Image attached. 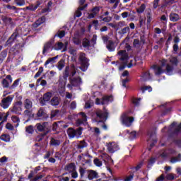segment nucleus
<instances>
[{
  "label": "nucleus",
  "instance_id": "f257e3e1",
  "mask_svg": "<svg viewBox=\"0 0 181 181\" xmlns=\"http://www.w3.org/2000/svg\"><path fill=\"white\" fill-rule=\"evenodd\" d=\"M117 56L122 63V65L119 67V70H124L128 66V60H129L128 52H127V50H120L117 52Z\"/></svg>",
  "mask_w": 181,
  "mask_h": 181
},
{
  "label": "nucleus",
  "instance_id": "f03ea898",
  "mask_svg": "<svg viewBox=\"0 0 181 181\" xmlns=\"http://www.w3.org/2000/svg\"><path fill=\"white\" fill-rule=\"evenodd\" d=\"M78 59L81 63L79 69H81L82 71H86L87 69H88V59H87L84 53L81 52Z\"/></svg>",
  "mask_w": 181,
  "mask_h": 181
},
{
  "label": "nucleus",
  "instance_id": "7ed1b4c3",
  "mask_svg": "<svg viewBox=\"0 0 181 181\" xmlns=\"http://www.w3.org/2000/svg\"><path fill=\"white\" fill-rule=\"evenodd\" d=\"M67 134L69 138H80L83 134V129L81 127H79L76 129L69 128L67 130Z\"/></svg>",
  "mask_w": 181,
  "mask_h": 181
},
{
  "label": "nucleus",
  "instance_id": "20e7f679",
  "mask_svg": "<svg viewBox=\"0 0 181 181\" xmlns=\"http://www.w3.org/2000/svg\"><path fill=\"white\" fill-rule=\"evenodd\" d=\"M69 83L67 85L68 88L70 90H73V87H78L81 84V78L78 76L75 77H69Z\"/></svg>",
  "mask_w": 181,
  "mask_h": 181
},
{
  "label": "nucleus",
  "instance_id": "39448f33",
  "mask_svg": "<svg viewBox=\"0 0 181 181\" xmlns=\"http://www.w3.org/2000/svg\"><path fill=\"white\" fill-rule=\"evenodd\" d=\"M160 63H161V66L153 65L152 66V68L154 70V73H155L156 76H160V74H162V73H163L164 71L162 67H163L164 66H166V63H168V60L162 59L160 61Z\"/></svg>",
  "mask_w": 181,
  "mask_h": 181
},
{
  "label": "nucleus",
  "instance_id": "423d86ee",
  "mask_svg": "<svg viewBox=\"0 0 181 181\" xmlns=\"http://www.w3.org/2000/svg\"><path fill=\"white\" fill-rule=\"evenodd\" d=\"M96 121L98 122H101V121H104V119H107L108 118V112H103L101 110H96Z\"/></svg>",
  "mask_w": 181,
  "mask_h": 181
},
{
  "label": "nucleus",
  "instance_id": "0eeeda50",
  "mask_svg": "<svg viewBox=\"0 0 181 181\" xmlns=\"http://www.w3.org/2000/svg\"><path fill=\"white\" fill-rule=\"evenodd\" d=\"M13 95H8V97L3 98L1 103V107H2V108L4 110L8 108L9 105H11V103H12V100H13Z\"/></svg>",
  "mask_w": 181,
  "mask_h": 181
},
{
  "label": "nucleus",
  "instance_id": "6e6552de",
  "mask_svg": "<svg viewBox=\"0 0 181 181\" xmlns=\"http://www.w3.org/2000/svg\"><path fill=\"white\" fill-rule=\"evenodd\" d=\"M110 101H112V95H105L103 97L102 100H100V98H96L95 104L97 105H100V104L104 105L105 104H108Z\"/></svg>",
  "mask_w": 181,
  "mask_h": 181
},
{
  "label": "nucleus",
  "instance_id": "1a4fd4ad",
  "mask_svg": "<svg viewBox=\"0 0 181 181\" xmlns=\"http://www.w3.org/2000/svg\"><path fill=\"white\" fill-rule=\"evenodd\" d=\"M13 79L11 75H7L5 78L1 81L3 88H9L10 84L12 83Z\"/></svg>",
  "mask_w": 181,
  "mask_h": 181
},
{
  "label": "nucleus",
  "instance_id": "9d476101",
  "mask_svg": "<svg viewBox=\"0 0 181 181\" xmlns=\"http://www.w3.org/2000/svg\"><path fill=\"white\" fill-rule=\"evenodd\" d=\"M64 71H68V77L69 76L74 77V76H76V73H77V68H76L74 64H72L71 66H66Z\"/></svg>",
  "mask_w": 181,
  "mask_h": 181
},
{
  "label": "nucleus",
  "instance_id": "9b49d317",
  "mask_svg": "<svg viewBox=\"0 0 181 181\" xmlns=\"http://www.w3.org/2000/svg\"><path fill=\"white\" fill-rule=\"evenodd\" d=\"M119 149V146L115 142H111L107 144V151L110 152V153H114V152H117Z\"/></svg>",
  "mask_w": 181,
  "mask_h": 181
},
{
  "label": "nucleus",
  "instance_id": "f8f14e48",
  "mask_svg": "<svg viewBox=\"0 0 181 181\" xmlns=\"http://www.w3.org/2000/svg\"><path fill=\"white\" fill-rule=\"evenodd\" d=\"M121 121H122V124L126 125V127H131V125L134 122V117H128L127 116H122L121 117Z\"/></svg>",
  "mask_w": 181,
  "mask_h": 181
},
{
  "label": "nucleus",
  "instance_id": "ddd939ff",
  "mask_svg": "<svg viewBox=\"0 0 181 181\" xmlns=\"http://www.w3.org/2000/svg\"><path fill=\"white\" fill-rule=\"evenodd\" d=\"M53 95V93L52 92H47L45 93L42 96V98H41V104L45 105V103H47V101H50V98H52V96Z\"/></svg>",
  "mask_w": 181,
  "mask_h": 181
},
{
  "label": "nucleus",
  "instance_id": "4468645a",
  "mask_svg": "<svg viewBox=\"0 0 181 181\" xmlns=\"http://www.w3.org/2000/svg\"><path fill=\"white\" fill-rule=\"evenodd\" d=\"M68 77H69V72L66 69V71H64L63 76L59 78V83L62 84V86H66V83H67Z\"/></svg>",
  "mask_w": 181,
  "mask_h": 181
},
{
  "label": "nucleus",
  "instance_id": "2eb2a0df",
  "mask_svg": "<svg viewBox=\"0 0 181 181\" xmlns=\"http://www.w3.org/2000/svg\"><path fill=\"white\" fill-rule=\"evenodd\" d=\"M37 129L42 132L43 131H47V122H43V123H37L36 124Z\"/></svg>",
  "mask_w": 181,
  "mask_h": 181
},
{
  "label": "nucleus",
  "instance_id": "dca6fc26",
  "mask_svg": "<svg viewBox=\"0 0 181 181\" xmlns=\"http://www.w3.org/2000/svg\"><path fill=\"white\" fill-rule=\"evenodd\" d=\"M100 12V9L97 7L94 8L90 13H88V19H93V18H95L97 16V13Z\"/></svg>",
  "mask_w": 181,
  "mask_h": 181
},
{
  "label": "nucleus",
  "instance_id": "f3484780",
  "mask_svg": "<svg viewBox=\"0 0 181 181\" xmlns=\"http://www.w3.org/2000/svg\"><path fill=\"white\" fill-rule=\"evenodd\" d=\"M98 177V173L95 170H90L88 172V179L93 180V179H97Z\"/></svg>",
  "mask_w": 181,
  "mask_h": 181
},
{
  "label": "nucleus",
  "instance_id": "a211bd4d",
  "mask_svg": "<svg viewBox=\"0 0 181 181\" xmlns=\"http://www.w3.org/2000/svg\"><path fill=\"white\" fill-rule=\"evenodd\" d=\"M23 105L25 110H31L32 107H33V103L30 99H25L23 102Z\"/></svg>",
  "mask_w": 181,
  "mask_h": 181
},
{
  "label": "nucleus",
  "instance_id": "6ab92c4d",
  "mask_svg": "<svg viewBox=\"0 0 181 181\" xmlns=\"http://www.w3.org/2000/svg\"><path fill=\"white\" fill-rule=\"evenodd\" d=\"M46 21V18L45 17H41L38 18L33 24V28H39L42 23H45Z\"/></svg>",
  "mask_w": 181,
  "mask_h": 181
},
{
  "label": "nucleus",
  "instance_id": "aec40b11",
  "mask_svg": "<svg viewBox=\"0 0 181 181\" xmlns=\"http://www.w3.org/2000/svg\"><path fill=\"white\" fill-rule=\"evenodd\" d=\"M180 16H179V14L176 13H171L170 14V21L171 22H177L179 21H180Z\"/></svg>",
  "mask_w": 181,
  "mask_h": 181
},
{
  "label": "nucleus",
  "instance_id": "412c9836",
  "mask_svg": "<svg viewBox=\"0 0 181 181\" xmlns=\"http://www.w3.org/2000/svg\"><path fill=\"white\" fill-rule=\"evenodd\" d=\"M106 47L109 52H114L115 50V45L112 40L107 42Z\"/></svg>",
  "mask_w": 181,
  "mask_h": 181
},
{
  "label": "nucleus",
  "instance_id": "4be33fe9",
  "mask_svg": "<svg viewBox=\"0 0 181 181\" xmlns=\"http://www.w3.org/2000/svg\"><path fill=\"white\" fill-rule=\"evenodd\" d=\"M54 42L53 41H49L48 42H47L45 45H44V49L42 50V54H45V53H46V51L48 50L49 49H50L52 47V46L53 45Z\"/></svg>",
  "mask_w": 181,
  "mask_h": 181
},
{
  "label": "nucleus",
  "instance_id": "5701e85b",
  "mask_svg": "<svg viewBox=\"0 0 181 181\" xmlns=\"http://www.w3.org/2000/svg\"><path fill=\"white\" fill-rule=\"evenodd\" d=\"M39 6H40V1H37L35 4L27 6L26 9H28L29 11H35L37 8H39Z\"/></svg>",
  "mask_w": 181,
  "mask_h": 181
},
{
  "label": "nucleus",
  "instance_id": "b1692460",
  "mask_svg": "<svg viewBox=\"0 0 181 181\" xmlns=\"http://www.w3.org/2000/svg\"><path fill=\"white\" fill-rule=\"evenodd\" d=\"M169 62L173 66H177V64H179V59H177L176 57H170Z\"/></svg>",
  "mask_w": 181,
  "mask_h": 181
},
{
  "label": "nucleus",
  "instance_id": "393cba45",
  "mask_svg": "<svg viewBox=\"0 0 181 181\" xmlns=\"http://www.w3.org/2000/svg\"><path fill=\"white\" fill-rule=\"evenodd\" d=\"M37 117H42V118H47L49 117L46 112H45V109L40 108L38 110V112L37 113Z\"/></svg>",
  "mask_w": 181,
  "mask_h": 181
},
{
  "label": "nucleus",
  "instance_id": "a878e982",
  "mask_svg": "<svg viewBox=\"0 0 181 181\" xmlns=\"http://www.w3.org/2000/svg\"><path fill=\"white\" fill-rule=\"evenodd\" d=\"M65 169L68 170V172L73 173L76 170V165H74V163H70L66 166Z\"/></svg>",
  "mask_w": 181,
  "mask_h": 181
},
{
  "label": "nucleus",
  "instance_id": "bb28decb",
  "mask_svg": "<svg viewBox=\"0 0 181 181\" xmlns=\"http://www.w3.org/2000/svg\"><path fill=\"white\" fill-rule=\"evenodd\" d=\"M50 103L52 105H59L60 99L57 96H54L51 99Z\"/></svg>",
  "mask_w": 181,
  "mask_h": 181
},
{
  "label": "nucleus",
  "instance_id": "cd10ccee",
  "mask_svg": "<svg viewBox=\"0 0 181 181\" xmlns=\"http://www.w3.org/2000/svg\"><path fill=\"white\" fill-rule=\"evenodd\" d=\"M165 71H166L167 74L170 76V74H172V73L173 71V66L170 65L169 64H167L165 66Z\"/></svg>",
  "mask_w": 181,
  "mask_h": 181
},
{
  "label": "nucleus",
  "instance_id": "c85d7f7f",
  "mask_svg": "<svg viewBox=\"0 0 181 181\" xmlns=\"http://www.w3.org/2000/svg\"><path fill=\"white\" fill-rule=\"evenodd\" d=\"M21 111H22V107L17 106L16 105H14L11 109V112H13L14 114H19Z\"/></svg>",
  "mask_w": 181,
  "mask_h": 181
},
{
  "label": "nucleus",
  "instance_id": "c756f323",
  "mask_svg": "<svg viewBox=\"0 0 181 181\" xmlns=\"http://www.w3.org/2000/svg\"><path fill=\"white\" fill-rule=\"evenodd\" d=\"M151 78V73L148 71H146L142 74V79L146 81V80H149Z\"/></svg>",
  "mask_w": 181,
  "mask_h": 181
},
{
  "label": "nucleus",
  "instance_id": "7c9ffc66",
  "mask_svg": "<svg viewBox=\"0 0 181 181\" xmlns=\"http://www.w3.org/2000/svg\"><path fill=\"white\" fill-rule=\"evenodd\" d=\"M146 18L147 23H151L152 22V10H151V8H149L147 12Z\"/></svg>",
  "mask_w": 181,
  "mask_h": 181
},
{
  "label": "nucleus",
  "instance_id": "2f4dec72",
  "mask_svg": "<svg viewBox=\"0 0 181 181\" xmlns=\"http://www.w3.org/2000/svg\"><path fill=\"white\" fill-rule=\"evenodd\" d=\"M0 139L4 142H9L11 141V136L8 134H2L0 136Z\"/></svg>",
  "mask_w": 181,
  "mask_h": 181
},
{
  "label": "nucleus",
  "instance_id": "473e14b6",
  "mask_svg": "<svg viewBox=\"0 0 181 181\" xmlns=\"http://www.w3.org/2000/svg\"><path fill=\"white\" fill-rule=\"evenodd\" d=\"M87 7V5H85L84 6L79 7V8L76 12V17L80 18L81 16V11H84V8Z\"/></svg>",
  "mask_w": 181,
  "mask_h": 181
},
{
  "label": "nucleus",
  "instance_id": "72a5a7b5",
  "mask_svg": "<svg viewBox=\"0 0 181 181\" xmlns=\"http://www.w3.org/2000/svg\"><path fill=\"white\" fill-rule=\"evenodd\" d=\"M78 149H83V148H87V143L85 141H81L77 145Z\"/></svg>",
  "mask_w": 181,
  "mask_h": 181
},
{
  "label": "nucleus",
  "instance_id": "f704fd0d",
  "mask_svg": "<svg viewBox=\"0 0 181 181\" xmlns=\"http://www.w3.org/2000/svg\"><path fill=\"white\" fill-rule=\"evenodd\" d=\"M146 8V6L145 4H142L139 8H136V12L137 13H144Z\"/></svg>",
  "mask_w": 181,
  "mask_h": 181
},
{
  "label": "nucleus",
  "instance_id": "c9c22d12",
  "mask_svg": "<svg viewBox=\"0 0 181 181\" xmlns=\"http://www.w3.org/2000/svg\"><path fill=\"white\" fill-rule=\"evenodd\" d=\"M50 145H52V146H59V145H60V141L57 139L52 138L50 141Z\"/></svg>",
  "mask_w": 181,
  "mask_h": 181
},
{
  "label": "nucleus",
  "instance_id": "e433bc0d",
  "mask_svg": "<svg viewBox=\"0 0 181 181\" xmlns=\"http://www.w3.org/2000/svg\"><path fill=\"white\" fill-rule=\"evenodd\" d=\"M11 119H12L13 122H14V124H16V125H15L16 127H19V122H21L19 117H18L16 116H13L11 117Z\"/></svg>",
  "mask_w": 181,
  "mask_h": 181
},
{
  "label": "nucleus",
  "instance_id": "4c0bfd02",
  "mask_svg": "<svg viewBox=\"0 0 181 181\" xmlns=\"http://www.w3.org/2000/svg\"><path fill=\"white\" fill-rule=\"evenodd\" d=\"M181 161V155L179 154L177 157H173L170 160L171 163H176V162Z\"/></svg>",
  "mask_w": 181,
  "mask_h": 181
},
{
  "label": "nucleus",
  "instance_id": "58836bf2",
  "mask_svg": "<svg viewBox=\"0 0 181 181\" xmlns=\"http://www.w3.org/2000/svg\"><path fill=\"white\" fill-rule=\"evenodd\" d=\"M64 47V44L63 42H57L54 45L55 50H62Z\"/></svg>",
  "mask_w": 181,
  "mask_h": 181
},
{
  "label": "nucleus",
  "instance_id": "ea45409f",
  "mask_svg": "<svg viewBox=\"0 0 181 181\" xmlns=\"http://www.w3.org/2000/svg\"><path fill=\"white\" fill-rule=\"evenodd\" d=\"M2 19H3V21L7 25H12V18L4 16L2 18Z\"/></svg>",
  "mask_w": 181,
  "mask_h": 181
},
{
  "label": "nucleus",
  "instance_id": "a19ab883",
  "mask_svg": "<svg viewBox=\"0 0 181 181\" xmlns=\"http://www.w3.org/2000/svg\"><path fill=\"white\" fill-rule=\"evenodd\" d=\"M64 67V60L60 59V61L57 64V68L59 70H63Z\"/></svg>",
  "mask_w": 181,
  "mask_h": 181
},
{
  "label": "nucleus",
  "instance_id": "79ce46f5",
  "mask_svg": "<svg viewBox=\"0 0 181 181\" xmlns=\"http://www.w3.org/2000/svg\"><path fill=\"white\" fill-rule=\"evenodd\" d=\"M58 56L52 57V58H49L45 63V66L47 67V64H49V63H52V62H54L56 59H57Z\"/></svg>",
  "mask_w": 181,
  "mask_h": 181
},
{
  "label": "nucleus",
  "instance_id": "37998d69",
  "mask_svg": "<svg viewBox=\"0 0 181 181\" xmlns=\"http://www.w3.org/2000/svg\"><path fill=\"white\" fill-rule=\"evenodd\" d=\"M21 81V79L16 80L10 86L11 90H13V88H16L17 86H19V82Z\"/></svg>",
  "mask_w": 181,
  "mask_h": 181
},
{
  "label": "nucleus",
  "instance_id": "c03bdc74",
  "mask_svg": "<svg viewBox=\"0 0 181 181\" xmlns=\"http://www.w3.org/2000/svg\"><path fill=\"white\" fill-rule=\"evenodd\" d=\"M94 164L95 165V166H103V162L101 160H100V159L98 158H95L93 160Z\"/></svg>",
  "mask_w": 181,
  "mask_h": 181
},
{
  "label": "nucleus",
  "instance_id": "a18cd8bd",
  "mask_svg": "<svg viewBox=\"0 0 181 181\" xmlns=\"http://www.w3.org/2000/svg\"><path fill=\"white\" fill-rule=\"evenodd\" d=\"M33 126H28L27 127H25V132H27V134H33Z\"/></svg>",
  "mask_w": 181,
  "mask_h": 181
},
{
  "label": "nucleus",
  "instance_id": "49530a36",
  "mask_svg": "<svg viewBox=\"0 0 181 181\" xmlns=\"http://www.w3.org/2000/svg\"><path fill=\"white\" fill-rule=\"evenodd\" d=\"M167 180H175V174L169 173L165 176Z\"/></svg>",
  "mask_w": 181,
  "mask_h": 181
},
{
  "label": "nucleus",
  "instance_id": "de8ad7c7",
  "mask_svg": "<svg viewBox=\"0 0 181 181\" xmlns=\"http://www.w3.org/2000/svg\"><path fill=\"white\" fill-rule=\"evenodd\" d=\"M18 6H23L25 5V0H14Z\"/></svg>",
  "mask_w": 181,
  "mask_h": 181
},
{
  "label": "nucleus",
  "instance_id": "09e8293b",
  "mask_svg": "<svg viewBox=\"0 0 181 181\" xmlns=\"http://www.w3.org/2000/svg\"><path fill=\"white\" fill-rule=\"evenodd\" d=\"M166 6L173 5L176 1L175 0H164Z\"/></svg>",
  "mask_w": 181,
  "mask_h": 181
},
{
  "label": "nucleus",
  "instance_id": "8fccbe9b",
  "mask_svg": "<svg viewBox=\"0 0 181 181\" xmlns=\"http://www.w3.org/2000/svg\"><path fill=\"white\" fill-rule=\"evenodd\" d=\"M79 115L82 117V121L81 122H86L87 121V115H86V113L81 112Z\"/></svg>",
  "mask_w": 181,
  "mask_h": 181
},
{
  "label": "nucleus",
  "instance_id": "3c124183",
  "mask_svg": "<svg viewBox=\"0 0 181 181\" xmlns=\"http://www.w3.org/2000/svg\"><path fill=\"white\" fill-rule=\"evenodd\" d=\"M6 128L9 131H13V129H15V127H13V125H12L11 123H7L6 124Z\"/></svg>",
  "mask_w": 181,
  "mask_h": 181
},
{
  "label": "nucleus",
  "instance_id": "603ef678",
  "mask_svg": "<svg viewBox=\"0 0 181 181\" xmlns=\"http://www.w3.org/2000/svg\"><path fill=\"white\" fill-rule=\"evenodd\" d=\"M146 90H148V91L149 93H151V91H152V87L151 86H144L141 88V90L143 93H145V91H146Z\"/></svg>",
  "mask_w": 181,
  "mask_h": 181
},
{
  "label": "nucleus",
  "instance_id": "864d4df0",
  "mask_svg": "<svg viewBox=\"0 0 181 181\" xmlns=\"http://www.w3.org/2000/svg\"><path fill=\"white\" fill-rule=\"evenodd\" d=\"M6 57V54L5 52H1L0 54V65L2 64V62H4V59Z\"/></svg>",
  "mask_w": 181,
  "mask_h": 181
},
{
  "label": "nucleus",
  "instance_id": "5fc2aeb1",
  "mask_svg": "<svg viewBox=\"0 0 181 181\" xmlns=\"http://www.w3.org/2000/svg\"><path fill=\"white\" fill-rule=\"evenodd\" d=\"M24 115H26L27 117H30V115H32V110H30V109H26L24 111Z\"/></svg>",
  "mask_w": 181,
  "mask_h": 181
},
{
  "label": "nucleus",
  "instance_id": "6e6d98bb",
  "mask_svg": "<svg viewBox=\"0 0 181 181\" xmlns=\"http://www.w3.org/2000/svg\"><path fill=\"white\" fill-rule=\"evenodd\" d=\"M57 114H59V110H52L51 112V118H54V117H57Z\"/></svg>",
  "mask_w": 181,
  "mask_h": 181
},
{
  "label": "nucleus",
  "instance_id": "4d7b16f0",
  "mask_svg": "<svg viewBox=\"0 0 181 181\" xmlns=\"http://www.w3.org/2000/svg\"><path fill=\"white\" fill-rule=\"evenodd\" d=\"M83 47H88L90 46V41L88 40H84L83 42Z\"/></svg>",
  "mask_w": 181,
  "mask_h": 181
},
{
  "label": "nucleus",
  "instance_id": "13d9d810",
  "mask_svg": "<svg viewBox=\"0 0 181 181\" xmlns=\"http://www.w3.org/2000/svg\"><path fill=\"white\" fill-rule=\"evenodd\" d=\"M159 6V0H154L153 3V9H156Z\"/></svg>",
  "mask_w": 181,
  "mask_h": 181
},
{
  "label": "nucleus",
  "instance_id": "bf43d9fd",
  "mask_svg": "<svg viewBox=\"0 0 181 181\" xmlns=\"http://www.w3.org/2000/svg\"><path fill=\"white\" fill-rule=\"evenodd\" d=\"M132 179H134V174H131L130 175L127 176L124 181H132Z\"/></svg>",
  "mask_w": 181,
  "mask_h": 181
},
{
  "label": "nucleus",
  "instance_id": "052dcab7",
  "mask_svg": "<svg viewBox=\"0 0 181 181\" xmlns=\"http://www.w3.org/2000/svg\"><path fill=\"white\" fill-rule=\"evenodd\" d=\"M71 177H73V179H77V177H78V173H77L76 170L71 173Z\"/></svg>",
  "mask_w": 181,
  "mask_h": 181
},
{
  "label": "nucleus",
  "instance_id": "680f3d73",
  "mask_svg": "<svg viewBox=\"0 0 181 181\" xmlns=\"http://www.w3.org/2000/svg\"><path fill=\"white\" fill-rule=\"evenodd\" d=\"M141 102V98L139 99H133L132 103L134 105L138 106L139 105V103Z\"/></svg>",
  "mask_w": 181,
  "mask_h": 181
},
{
  "label": "nucleus",
  "instance_id": "e2e57ef3",
  "mask_svg": "<svg viewBox=\"0 0 181 181\" xmlns=\"http://www.w3.org/2000/svg\"><path fill=\"white\" fill-rule=\"evenodd\" d=\"M8 119V115H6L4 117V119H3L1 122H0V131L2 130V124H4V122H6V121Z\"/></svg>",
  "mask_w": 181,
  "mask_h": 181
},
{
  "label": "nucleus",
  "instance_id": "0e129e2a",
  "mask_svg": "<svg viewBox=\"0 0 181 181\" xmlns=\"http://www.w3.org/2000/svg\"><path fill=\"white\" fill-rule=\"evenodd\" d=\"M65 35H66V32L64 30H62V31H59L58 36L59 37H60V39H62V37H64Z\"/></svg>",
  "mask_w": 181,
  "mask_h": 181
},
{
  "label": "nucleus",
  "instance_id": "69168bd1",
  "mask_svg": "<svg viewBox=\"0 0 181 181\" xmlns=\"http://www.w3.org/2000/svg\"><path fill=\"white\" fill-rule=\"evenodd\" d=\"M73 42L75 45H80V43H81V41H80V39L77 37H74Z\"/></svg>",
  "mask_w": 181,
  "mask_h": 181
},
{
  "label": "nucleus",
  "instance_id": "338daca9",
  "mask_svg": "<svg viewBox=\"0 0 181 181\" xmlns=\"http://www.w3.org/2000/svg\"><path fill=\"white\" fill-rule=\"evenodd\" d=\"M165 180V175L162 174L158 178H156V181H163Z\"/></svg>",
  "mask_w": 181,
  "mask_h": 181
},
{
  "label": "nucleus",
  "instance_id": "774afa93",
  "mask_svg": "<svg viewBox=\"0 0 181 181\" xmlns=\"http://www.w3.org/2000/svg\"><path fill=\"white\" fill-rule=\"evenodd\" d=\"M112 18L110 16L105 17L103 19V22H111Z\"/></svg>",
  "mask_w": 181,
  "mask_h": 181
}]
</instances>
